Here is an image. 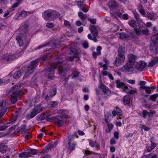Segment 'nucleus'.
I'll use <instances>...</instances> for the list:
<instances>
[{
	"label": "nucleus",
	"instance_id": "4c0bfd02",
	"mask_svg": "<svg viewBox=\"0 0 158 158\" xmlns=\"http://www.w3.org/2000/svg\"><path fill=\"white\" fill-rule=\"evenodd\" d=\"M62 64L60 62L57 63L56 64V67L58 68V71H59V73H61L62 69L60 67L61 66Z\"/></svg>",
	"mask_w": 158,
	"mask_h": 158
},
{
	"label": "nucleus",
	"instance_id": "864d4df0",
	"mask_svg": "<svg viewBox=\"0 0 158 158\" xmlns=\"http://www.w3.org/2000/svg\"><path fill=\"white\" fill-rule=\"evenodd\" d=\"M128 15L127 14H124L123 16V18L124 20H127L128 19Z\"/></svg>",
	"mask_w": 158,
	"mask_h": 158
},
{
	"label": "nucleus",
	"instance_id": "4d7b16f0",
	"mask_svg": "<svg viewBox=\"0 0 158 158\" xmlns=\"http://www.w3.org/2000/svg\"><path fill=\"white\" fill-rule=\"evenodd\" d=\"M88 20L92 23H96V20L95 19H89Z\"/></svg>",
	"mask_w": 158,
	"mask_h": 158
},
{
	"label": "nucleus",
	"instance_id": "ddd939ff",
	"mask_svg": "<svg viewBox=\"0 0 158 158\" xmlns=\"http://www.w3.org/2000/svg\"><path fill=\"white\" fill-rule=\"evenodd\" d=\"M123 102L126 106H132V99L127 95L123 97Z\"/></svg>",
	"mask_w": 158,
	"mask_h": 158
},
{
	"label": "nucleus",
	"instance_id": "412c9836",
	"mask_svg": "<svg viewBox=\"0 0 158 158\" xmlns=\"http://www.w3.org/2000/svg\"><path fill=\"white\" fill-rule=\"evenodd\" d=\"M89 141V144L92 147H95L98 148L99 146V144L97 142H94L92 140L88 139Z\"/></svg>",
	"mask_w": 158,
	"mask_h": 158
},
{
	"label": "nucleus",
	"instance_id": "49530a36",
	"mask_svg": "<svg viewBox=\"0 0 158 158\" xmlns=\"http://www.w3.org/2000/svg\"><path fill=\"white\" fill-rule=\"evenodd\" d=\"M64 25L68 27H70V23L66 20L64 21Z\"/></svg>",
	"mask_w": 158,
	"mask_h": 158
},
{
	"label": "nucleus",
	"instance_id": "de8ad7c7",
	"mask_svg": "<svg viewBox=\"0 0 158 158\" xmlns=\"http://www.w3.org/2000/svg\"><path fill=\"white\" fill-rule=\"evenodd\" d=\"M56 89H53L51 92V96H53L56 95Z\"/></svg>",
	"mask_w": 158,
	"mask_h": 158
},
{
	"label": "nucleus",
	"instance_id": "9d476101",
	"mask_svg": "<svg viewBox=\"0 0 158 158\" xmlns=\"http://www.w3.org/2000/svg\"><path fill=\"white\" fill-rule=\"evenodd\" d=\"M16 58L14 55L11 54H7L4 55L2 57V59L6 62H10Z\"/></svg>",
	"mask_w": 158,
	"mask_h": 158
},
{
	"label": "nucleus",
	"instance_id": "aec40b11",
	"mask_svg": "<svg viewBox=\"0 0 158 158\" xmlns=\"http://www.w3.org/2000/svg\"><path fill=\"white\" fill-rule=\"evenodd\" d=\"M89 30L93 35L95 36L98 35V31L95 27L93 26H91L89 27Z\"/></svg>",
	"mask_w": 158,
	"mask_h": 158
},
{
	"label": "nucleus",
	"instance_id": "e2e57ef3",
	"mask_svg": "<svg viewBox=\"0 0 158 158\" xmlns=\"http://www.w3.org/2000/svg\"><path fill=\"white\" fill-rule=\"evenodd\" d=\"M78 133L79 135H83L84 134V133L83 131L80 130L78 131Z\"/></svg>",
	"mask_w": 158,
	"mask_h": 158
},
{
	"label": "nucleus",
	"instance_id": "0eeeda50",
	"mask_svg": "<svg viewBox=\"0 0 158 158\" xmlns=\"http://www.w3.org/2000/svg\"><path fill=\"white\" fill-rule=\"evenodd\" d=\"M157 47H158V34L152 36L150 45V49L151 50H156Z\"/></svg>",
	"mask_w": 158,
	"mask_h": 158
},
{
	"label": "nucleus",
	"instance_id": "2eb2a0df",
	"mask_svg": "<svg viewBox=\"0 0 158 158\" xmlns=\"http://www.w3.org/2000/svg\"><path fill=\"white\" fill-rule=\"evenodd\" d=\"M106 116H105V121L106 123L107 126V128L105 130V131L107 133H110L112 129L114 127L113 125L110 123H109L108 121L106 118Z\"/></svg>",
	"mask_w": 158,
	"mask_h": 158
},
{
	"label": "nucleus",
	"instance_id": "dca6fc26",
	"mask_svg": "<svg viewBox=\"0 0 158 158\" xmlns=\"http://www.w3.org/2000/svg\"><path fill=\"white\" fill-rule=\"evenodd\" d=\"M42 111V110L40 109L39 107H35L33 110L31 112L30 114V118H33L36 115L37 113Z\"/></svg>",
	"mask_w": 158,
	"mask_h": 158
},
{
	"label": "nucleus",
	"instance_id": "774afa93",
	"mask_svg": "<svg viewBox=\"0 0 158 158\" xmlns=\"http://www.w3.org/2000/svg\"><path fill=\"white\" fill-rule=\"evenodd\" d=\"M151 158V154H149L147 155L144 156V158Z\"/></svg>",
	"mask_w": 158,
	"mask_h": 158
},
{
	"label": "nucleus",
	"instance_id": "4468645a",
	"mask_svg": "<svg viewBox=\"0 0 158 158\" xmlns=\"http://www.w3.org/2000/svg\"><path fill=\"white\" fill-rule=\"evenodd\" d=\"M108 5L111 10L112 11L117 9L118 6L115 3L114 0H110L108 2Z\"/></svg>",
	"mask_w": 158,
	"mask_h": 158
},
{
	"label": "nucleus",
	"instance_id": "cd10ccee",
	"mask_svg": "<svg viewBox=\"0 0 158 158\" xmlns=\"http://www.w3.org/2000/svg\"><path fill=\"white\" fill-rule=\"evenodd\" d=\"M158 61V58H156L152 60L149 63L148 66L149 67H151L154 65L155 63Z\"/></svg>",
	"mask_w": 158,
	"mask_h": 158
},
{
	"label": "nucleus",
	"instance_id": "a878e982",
	"mask_svg": "<svg viewBox=\"0 0 158 158\" xmlns=\"http://www.w3.org/2000/svg\"><path fill=\"white\" fill-rule=\"evenodd\" d=\"M28 153L27 152H23L19 154V157L21 158H26L28 157Z\"/></svg>",
	"mask_w": 158,
	"mask_h": 158
},
{
	"label": "nucleus",
	"instance_id": "bf43d9fd",
	"mask_svg": "<svg viewBox=\"0 0 158 158\" xmlns=\"http://www.w3.org/2000/svg\"><path fill=\"white\" fill-rule=\"evenodd\" d=\"M114 135L116 139H118V133L117 132H115Z\"/></svg>",
	"mask_w": 158,
	"mask_h": 158
},
{
	"label": "nucleus",
	"instance_id": "8fccbe9b",
	"mask_svg": "<svg viewBox=\"0 0 158 158\" xmlns=\"http://www.w3.org/2000/svg\"><path fill=\"white\" fill-rule=\"evenodd\" d=\"M46 26L48 28H52L53 27V25L52 23H49L46 24Z\"/></svg>",
	"mask_w": 158,
	"mask_h": 158
},
{
	"label": "nucleus",
	"instance_id": "69168bd1",
	"mask_svg": "<svg viewBox=\"0 0 158 158\" xmlns=\"http://www.w3.org/2000/svg\"><path fill=\"white\" fill-rule=\"evenodd\" d=\"M76 24L77 26H80L81 24V21H77L76 22Z\"/></svg>",
	"mask_w": 158,
	"mask_h": 158
},
{
	"label": "nucleus",
	"instance_id": "423d86ee",
	"mask_svg": "<svg viewBox=\"0 0 158 158\" xmlns=\"http://www.w3.org/2000/svg\"><path fill=\"white\" fill-rule=\"evenodd\" d=\"M38 62V60H36L31 61L30 63L29 66L27 68V72L25 75V77H27L33 72L34 69L36 67L37 63Z\"/></svg>",
	"mask_w": 158,
	"mask_h": 158
},
{
	"label": "nucleus",
	"instance_id": "9b49d317",
	"mask_svg": "<svg viewBox=\"0 0 158 158\" xmlns=\"http://www.w3.org/2000/svg\"><path fill=\"white\" fill-rule=\"evenodd\" d=\"M6 102L3 101L0 102V118L2 117L6 111L7 108L5 107Z\"/></svg>",
	"mask_w": 158,
	"mask_h": 158
},
{
	"label": "nucleus",
	"instance_id": "b1692460",
	"mask_svg": "<svg viewBox=\"0 0 158 158\" xmlns=\"http://www.w3.org/2000/svg\"><path fill=\"white\" fill-rule=\"evenodd\" d=\"M39 151L38 150L32 149L29 150L27 152L28 153V157L31 156V155H35L37 153H38Z\"/></svg>",
	"mask_w": 158,
	"mask_h": 158
},
{
	"label": "nucleus",
	"instance_id": "052dcab7",
	"mask_svg": "<svg viewBox=\"0 0 158 158\" xmlns=\"http://www.w3.org/2000/svg\"><path fill=\"white\" fill-rule=\"evenodd\" d=\"M108 77L110 79L113 80L114 79V77L112 76L110 73H108Z\"/></svg>",
	"mask_w": 158,
	"mask_h": 158
},
{
	"label": "nucleus",
	"instance_id": "a19ab883",
	"mask_svg": "<svg viewBox=\"0 0 158 158\" xmlns=\"http://www.w3.org/2000/svg\"><path fill=\"white\" fill-rule=\"evenodd\" d=\"M136 89L135 88L133 90H129L128 89L127 91V93L129 94H131L135 93L136 92Z\"/></svg>",
	"mask_w": 158,
	"mask_h": 158
},
{
	"label": "nucleus",
	"instance_id": "09e8293b",
	"mask_svg": "<svg viewBox=\"0 0 158 158\" xmlns=\"http://www.w3.org/2000/svg\"><path fill=\"white\" fill-rule=\"evenodd\" d=\"M133 13L134 14V17L135 19H137L139 18V15L135 11H133Z\"/></svg>",
	"mask_w": 158,
	"mask_h": 158
},
{
	"label": "nucleus",
	"instance_id": "6e6552de",
	"mask_svg": "<svg viewBox=\"0 0 158 158\" xmlns=\"http://www.w3.org/2000/svg\"><path fill=\"white\" fill-rule=\"evenodd\" d=\"M76 134L77 133H75L74 134V135L69 136L68 138V144L66 145V147L69 150L71 151L74 149L75 146L76 145V143L75 142H73L72 140L73 139L75 135H76Z\"/></svg>",
	"mask_w": 158,
	"mask_h": 158
},
{
	"label": "nucleus",
	"instance_id": "e433bc0d",
	"mask_svg": "<svg viewBox=\"0 0 158 158\" xmlns=\"http://www.w3.org/2000/svg\"><path fill=\"white\" fill-rule=\"evenodd\" d=\"M99 65L101 67L103 68V70H106L107 69V66L106 64H103L102 63L100 62L99 63Z\"/></svg>",
	"mask_w": 158,
	"mask_h": 158
},
{
	"label": "nucleus",
	"instance_id": "13d9d810",
	"mask_svg": "<svg viewBox=\"0 0 158 158\" xmlns=\"http://www.w3.org/2000/svg\"><path fill=\"white\" fill-rule=\"evenodd\" d=\"M128 83L131 84H134L135 83V81L133 80H129L127 81Z\"/></svg>",
	"mask_w": 158,
	"mask_h": 158
},
{
	"label": "nucleus",
	"instance_id": "680f3d73",
	"mask_svg": "<svg viewBox=\"0 0 158 158\" xmlns=\"http://www.w3.org/2000/svg\"><path fill=\"white\" fill-rule=\"evenodd\" d=\"M83 30V28L82 27H81L79 28L78 29V32L79 33H81Z\"/></svg>",
	"mask_w": 158,
	"mask_h": 158
},
{
	"label": "nucleus",
	"instance_id": "f03ea898",
	"mask_svg": "<svg viewBox=\"0 0 158 158\" xmlns=\"http://www.w3.org/2000/svg\"><path fill=\"white\" fill-rule=\"evenodd\" d=\"M42 15L45 20L51 21L57 18L59 15V14L54 10H48L43 13Z\"/></svg>",
	"mask_w": 158,
	"mask_h": 158
},
{
	"label": "nucleus",
	"instance_id": "c03bdc74",
	"mask_svg": "<svg viewBox=\"0 0 158 158\" xmlns=\"http://www.w3.org/2000/svg\"><path fill=\"white\" fill-rule=\"evenodd\" d=\"M127 35L124 33H120V38L122 39H124L126 38Z\"/></svg>",
	"mask_w": 158,
	"mask_h": 158
},
{
	"label": "nucleus",
	"instance_id": "603ef678",
	"mask_svg": "<svg viewBox=\"0 0 158 158\" xmlns=\"http://www.w3.org/2000/svg\"><path fill=\"white\" fill-rule=\"evenodd\" d=\"M139 12L142 15H145V13L144 10L142 8H141L140 9H139Z\"/></svg>",
	"mask_w": 158,
	"mask_h": 158
},
{
	"label": "nucleus",
	"instance_id": "39448f33",
	"mask_svg": "<svg viewBox=\"0 0 158 158\" xmlns=\"http://www.w3.org/2000/svg\"><path fill=\"white\" fill-rule=\"evenodd\" d=\"M16 39L20 46L26 45L28 43V40H27L25 36L22 34H19L16 36Z\"/></svg>",
	"mask_w": 158,
	"mask_h": 158
},
{
	"label": "nucleus",
	"instance_id": "0e129e2a",
	"mask_svg": "<svg viewBox=\"0 0 158 158\" xmlns=\"http://www.w3.org/2000/svg\"><path fill=\"white\" fill-rule=\"evenodd\" d=\"M115 151V148L114 147H111L110 148V151L111 152H113Z\"/></svg>",
	"mask_w": 158,
	"mask_h": 158
},
{
	"label": "nucleus",
	"instance_id": "4be33fe9",
	"mask_svg": "<svg viewBox=\"0 0 158 158\" xmlns=\"http://www.w3.org/2000/svg\"><path fill=\"white\" fill-rule=\"evenodd\" d=\"M134 30L136 33L138 35H140L141 33H143V34H146L148 32V31L147 29H145L142 31L141 30H139L135 28Z\"/></svg>",
	"mask_w": 158,
	"mask_h": 158
},
{
	"label": "nucleus",
	"instance_id": "ea45409f",
	"mask_svg": "<svg viewBox=\"0 0 158 158\" xmlns=\"http://www.w3.org/2000/svg\"><path fill=\"white\" fill-rule=\"evenodd\" d=\"M78 15L79 17L82 19L84 20L85 18V16L81 12H79L78 13Z\"/></svg>",
	"mask_w": 158,
	"mask_h": 158
},
{
	"label": "nucleus",
	"instance_id": "a211bd4d",
	"mask_svg": "<svg viewBox=\"0 0 158 158\" xmlns=\"http://www.w3.org/2000/svg\"><path fill=\"white\" fill-rule=\"evenodd\" d=\"M19 94V93L17 91L13 93L11 95V102L12 103L14 104L16 101L17 100V96Z\"/></svg>",
	"mask_w": 158,
	"mask_h": 158
},
{
	"label": "nucleus",
	"instance_id": "58836bf2",
	"mask_svg": "<svg viewBox=\"0 0 158 158\" xmlns=\"http://www.w3.org/2000/svg\"><path fill=\"white\" fill-rule=\"evenodd\" d=\"M88 37L89 39L93 40L94 42H96L97 41L96 38L95 37L92 38L90 34H89L88 35Z\"/></svg>",
	"mask_w": 158,
	"mask_h": 158
},
{
	"label": "nucleus",
	"instance_id": "6e6d98bb",
	"mask_svg": "<svg viewBox=\"0 0 158 158\" xmlns=\"http://www.w3.org/2000/svg\"><path fill=\"white\" fill-rule=\"evenodd\" d=\"M146 82L144 81H141L139 83V84L141 85V87H143V85H145Z\"/></svg>",
	"mask_w": 158,
	"mask_h": 158
},
{
	"label": "nucleus",
	"instance_id": "7c9ffc66",
	"mask_svg": "<svg viewBox=\"0 0 158 158\" xmlns=\"http://www.w3.org/2000/svg\"><path fill=\"white\" fill-rule=\"evenodd\" d=\"M29 14L28 12L26 11H22L21 13L19 14V17H22V18L25 17L28 14Z\"/></svg>",
	"mask_w": 158,
	"mask_h": 158
},
{
	"label": "nucleus",
	"instance_id": "1a4fd4ad",
	"mask_svg": "<svg viewBox=\"0 0 158 158\" xmlns=\"http://www.w3.org/2000/svg\"><path fill=\"white\" fill-rule=\"evenodd\" d=\"M116 86L117 88H120L122 89V91L127 93L128 89V87L126 84L121 82L118 80L116 81Z\"/></svg>",
	"mask_w": 158,
	"mask_h": 158
},
{
	"label": "nucleus",
	"instance_id": "c9c22d12",
	"mask_svg": "<svg viewBox=\"0 0 158 158\" xmlns=\"http://www.w3.org/2000/svg\"><path fill=\"white\" fill-rule=\"evenodd\" d=\"M142 88L145 89V91L147 93H151V91L150 89V88L149 87H148L147 86H144L143 87H142Z\"/></svg>",
	"mask_w": 158,
	"mask_h": 158
},
{
	"label": "nucleus",
	"instance_id": "5701e85b",
	"mask_svg": "<svg viewBox=\"0 0 158 158\" xmlns=\"http://www.w3.org/2000/svg\"><path fill=\"white\" fill-rule=\"evenodd\" d=\"M7 149V146L4 144H1L0 146V151L2 153H5Z\"/></svg>",
	"mask_w": 158,
	"mask_h": 158
},
{
	"label": "nucleus",
	"instance_id": "7ed1b4c3",
	"mask_svg": "<svg viewBox=\"0 0 158 158\" xmlns=\"http://www.w3.org/2000/svg\"><path fill=\"white\" fill-rule=\"evenodd\" d=\"M125 49L122 48L118 51V54L116 57V60L114 61V65L118 66L121 65L125 59V55L124 54Z\"/></svg>",
	"mask_w": 158,
	"mask_h": 158
},
{
	"label": "nucleus",
	"instance_id": "3c124183",
	"mask_svg": "<svg viewBox=\"0 0 158 158\" xmlns=\"http://www.w3.org/2000/svg\"><path fill=\"white\" fill-rule=\"evenodd\" d=\"M109 73L105 70H102L101 71V74L103 76L108 75Z\"/></svg>",
	"mask_w": 158,
	"mask_h": 158
},
{
	"label": "nucleus",
	"instance_id": "f704fd0d",
	"mask_svg": "<svg viewBox=\"0 0 158 158\" xmlns=\"http://www.w3.org/2000/svg\"><path fill=\"white\" fill-rule=\"evenodd\" d=\"M42 133H40L38 135V137L39 139H41L43 136H45L46 134L45 130H42Z\"/></svg>",
	"mask_w": 158,
	"mask_h": 158
},
{
	"label": "nucleus",
	"instance_id": "c756f323",
	"mask_svg": "<svg viewBox=\"0 0 158 158\" xmlns=\"http://www.w3.org/2000/svg\"><path fill=\"white\" fill-rule=\"evenodd\" d=\"M158 95L157 94H154L149 97V99L153 102H155L156 101V98L158 97Z\"/></svg>",
	"mask_w": 158,
	"mask_h": 158
},
{
	"label": "nucleus",
	"instance_id": "2f4dec72",
	"mask_svg": "<svg viewBox=\"0 0 158 158\" xmlns=\"http://www.w3.org/2000/svg\"><path fill=\"white\" fill-rule=\"evenodd\" d=\"M22 86L20 85H19L17 86H15L14 87V88L15 90H19L20 91H22L23 90L24 91V92H23V94H24L25 92H26V89H23V88H21Z\"/></svg>",
	"mask_w": 158,
	"mask_h": 158
},
{
	"label": "nucleus",
	"instance_id": "338daca9",
	"mask_svg": "<svg viewBox=\"0 0 158 158\" xmlns=\"http://www.w3.org/2000/svg\"><path fill=\"white\" fill-rule=\"evenodd\" d=\"M156 145V144L154 142L151 143V148H152L153 149L154 148Z\"/></svg>",
	"mask_w": 158,
	"mask_h": 158
},
{
	"label": "nucleus",
	"instance_id": "a18cd8bd",
	"mask_svg": "<svg viewBox=\"0 0 158 158\" xmlns=\"http://www.w3.org/2000/svg\"><path fill=\"white\" fill-rule=\"evenodd\" d=\"M83 46L85 48H87L89 47L88 42L87 41H85L83 43Z\"/></svg>",
	"mask_w": 158,
	"mask_h": 158
},
{
	"label": "nucleus",
	"instance_id": "72a5a7b5",
	"mask_svg": "<svg viewBox=\"0 0 158 158\" xmlns=\"http://www.w3.org/2000/svg\"><path fill=\"white\" fill-rule=\"evenodd\" d=\"M149 114L148 112L145 110H144L143 111V112L140 115L141 116L144 118H146L147 116L149 115Z\"/></svg>",
	"mask_w": 158,
	"mask_h": 158
},
{
	"label": "nucleus",
	"instance_id": "bb28decb",
	"mask_svg": "<svg viewBox=\"0 0 158 158\" xmlns=\"http://www.w3.org/2000/svg\"><path fill=\"white\" fill-rule=\"evenodd\" d=\"M21 76V70H19L15 73L13 76V78L15 79H17Z\"/></svg>",
	"mask_w": 158,
	"mask_h": 158
},
{
	"label": "nucleus",
	"instance_id": "473e14b6",
	"mask_svg": "<svg viewBox=\"0 0 158 158\" xmlns=\"http://www.w3.org/2000/svg\"><path fill=\"white\" fill-rule=\"evenodd\" d=\"M84 0H81L77 2V5L79 7H81L84 6L85 2Z\"/></svg>",
	"mask_w": 158,
	"mask_h": 158
},
{
	"label": "nucleus",
	"instance_id": "c85d7f7f",
	"mask_svg": "<svg viewBox=\"0 0 158 158\" xmlns=\"http://www.w3.org/2000/svg\"><path fill=\"white\" fill-rule=\"evenodd\" d=\"M130 26L132 27H135L137 26L135 20H132L128 22Z\"/></svg>",
	"mask_w": 158,
	"mask_h": 158
},
{
	"label": "nucleus",
	"instance_id": "393cba45",
	"mask_svg": "<svg viewBox=\"0 0 158 158\" xmlns=\"http://www.w3.org/2000/svg\"><path fill=\"white\" fill-rule=\"evenodd\" d=\"M10 77V75H9L7 76L5 79L2 80L0 79V85L2 83L4 84H6L8 82V81H9V78Z\"/></svg>",
	"mask_w": 158,
	"mask_h": 158
},
{
	"label": "nucleus",
	"instance_id": "20e7f679",
	"mask_svg": "<svg viewBox=\"0 0 158 158\" xmlns=\"http://www.w3.org/2000/svg\"><path fill=\"white\" fill-rule=\"evenodd\" d=\"M99 88L102 91V97L105 99H106L111 94V91L108 88L104 85L102 83L100 84Z\"/></svg>",
	"mask_w": 158,
	"mask_h": 158
},
{
	"label": "nucleus",
	"instance_id": "6ab92c4d",
	"mask_svg": "<svg viewBox=\"0 0 158 158\" xmlns=\"http://www.w3.org/2000/svg\"><path fill=\"white\" fill-rule=\"evenodd\" d=\"M102 49V48L101 46H98L96 48L97 52H93L92 55L93 56L96 58L97 56H100L101 54V50Z\"/></svg>",
	"mask_w": 158,
	"mask_h": 158
},
{
	"label": "nucleus",
	"instance_id": "f8f14e48",
	"mask_svg": "<svg viewBox=\"0 0 158 158\" xmlns=\"http://www.w3.org/2000/svg\"><path fill=\"white\" fill-rule=\"evenodd\" d=\"M146 64L143 61H140L136 63L133 68H135L138 70H141L146 66Z\"/></svg>",
	"mask_w": 158,
	"mask_h": 158
},
{
	"label": "nucleus",
	"instance_id": "79ce46f5",
	"mask_svg": "<svg viewBox=\"0 0 158 158\" xmlns=\"http://www.w3.org/2000/svg\"><path fill=\"white\" fill-rule=\"evenodd\" d=\"M140 128L142 130L143 129L145 131H148L150 130L149 128L146 127V126L143 125H141Z\"/></svg>",
	"mask_w": 158,
	"mask_h": 158
},
{
	"label": "nucleus",
	"instance_id": "37998d69",
	"mask_svg": "<svg viewBox=\"0 0 158 158\" xmlns=\"http://www.w3.org/2000/svg\"><path fill=\"white\" fill-rule=\"evenodd\" d=\"M112 14V15L115 17H121L122 15V14L120 12H114Z\"/></svg>",
	"mask_w": 158,
	"mask_h": 158
},
{
	"label": "nucleus",
	"instance_id": "f3484780",
	"mask_svg": "<svg viewBox=\"0 0 158 158\" xmlns=\"http://www.w3.org/2000/svg\"><path fill=\"white\" fill-rule=\"evenodd\" d=\"M61 116L63 117H65L63 114H62L60 117L56 119L55 121L56 123L59 127L62 126L65 122V121L63 119V117H62Z\"/></svg>",
	"mask_w": 158,
	"mask_h": 158
},
{
	"label": "nucleus",
	"instance_id": "5fc2aeb1",
	"mask_svg": "<svg viewBox=\"0 0 158 158\" xmlns=\"http://www.w3.org/2000/svg\"><path fill=\"white\" fill-rule=\"evenodd\" d=\"M73 77H76L78 75V72L77 71H74L73 73Z\"/></svg>",
	"mask_w": 158,
	"mask_h": 158
},
{
	"label": "nucleus",
	"instance_id": "f257e3e1",
	"mask_svg": "<svg viewBox=\"0 0 158 158\" xmlns=\"http://www.w3.org/2000/svg\"><path fill=\"white\" fill-rule=\"evenodd\" d=\"M127 58L128 60L124 66V68L125 70L129 71L130 69L134 68L138 56L133 54L130 53L127 55Z\"/></svg>",
	"mask_w": 158,
	"mask_h": 158
}]
</instances>
